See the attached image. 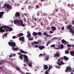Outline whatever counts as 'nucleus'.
Here are the masks:
<instances>
[{
	"label": "nucleus",
	"mask_w": 74,
	"mask_h": 74,
	"mask_svg": "<svg viewBox=\"0 0 74 74\" xmlns=\"http://www.w3.org/2000/svg\"><path fill=\"white\" fill-rule=\"evenodd\" d=\"M34 20L35 21H37V20L36 19V18H34Z\"/></svg>",
	"instance_id": "obj_59"
},
{
	"label": "nucleus",
	"mask_w": 74,
	"mask_h": 74,
	"mask_svg": "<svg viewBox=\"0 0 74 74\" xmlns=\"http://www.w3.org/2000/svg\"><path fill=\"white\" fill-rule=\"evenodd\" d=\"M27 33L28 34L27 36V38H29V37L31 36V34H30V33L29 32V31H27Z\"/></svg>",
	"instance_id": "obj_11"
},
{
	"label": "nucleus",
	"mask_w": 74,
	"mask_h": 74,
	"mask_svg": "<svg viewBox=\"0 0 74 74\" xmlns=\"http://www.w3.org/2000/svg\"><path fill=\"white\" fill-rule=\"evenodd\" d=\"M50 70V69H49L48 70H46V72H47V73H48V72H49V71Z\"/></svg>",
	"instance_id": "obj_45"
},
{
	"label": "nucleus",
	"mask_w": 74,
	"mask_h": 74,
	"mask_svg": "<svg viewBox=\"0 0 74 74\" xmlns=\"http://www.w3.org/2000/svg\"><path fill=\"white\" fill-rule=\"evenodd\" d=\"M43 35L44 36H46L47 37H51V35H48V33L46 32H44Z\"/></svg>",
	"instance_id": "obj_9"
},
{
	"label": "nucleus",
	"mask_w": 74,
	"mask_h": 74,
	"mask_svg": "<svg viewBox=\"0 0 74 74\" xmlns=\"http://www.w3.org/2000/svg\"><path fill=\"white\" fill-rule=\"evenodd\" d=\"M7 36V33H6L4 34V36L6 37Z\"/></svg>",
	"instance_id": "obj_39"
},
{
	"label": "nucleus",
	"mask_w": 74,
	"mask_h": 74,
	"mask_svg": "<svg viewBox=\"0 0 74 74\" xmlns=\"http://www.w3.org/2000/svg\"><path fill=\"white\" fill-rule=\"evenodd\" d=\"M16 69L18 70H19V69L18 68H16Z\"/></svg>",
	"instance_id": "obj_60"
},
{
	"label": "nucleus",
	"mask_w": 74,
	"mask_h": 74,
	"mask_svg": "<svg viewBox=\"0 0 74 74\" xmlns=\"http://www.w3.org/2000/svg\"><path fill=\"white\" fill-rule=\"evenodd\" d=\"M58 38H56V37H55V38H53L52 39V40H55V39H58Z\"/></svg>",
	"instance_id": "obj_44"
},
{
	"label": "nucleus",
	"mask_w": 74,
	"mask_h": 74,
	"mask_svg": "<svg viewBox=\"0 0 74 74\" xmlns=\"http://www.w3.org/2000/svg\"><path fill=\"white\" fill-rule=\"evenodd\" d=\"M1 67V70H3V67Z\"/></svg>",
	"instance_id": "obj_56"
},
{
	"label": "nucleus",
	"mask_w": 74,
	"mask_h": 74,
	"mask_svg": "<svg viewBox=\"0 0 74 74\" xmlns=\"http://www.w3.org/2000/svg\"><path fill=\"white\" fill-rule=\"evenodd\" d=\"M70 54H71V56H74V51H71L69 53Z\"/></svg>",
	"instance_id": "obj_18"
},
{
	"label": "nucleus",
	"mask_w": 74,
	"mask_h": 74,
	"mask_svg": "<svg viewBox=\"0 0 74 74\" xmlns=\"http://www.w3.org/2000/svg\"><path fill=\"white\" fill-rule=\"evenodd\" d=\"M12 56H11V55H10L9 56V58H11V57H12Z\"/></svg>",
	"instance_id": "obj_63"
},
{
	"label": "nucleus",
	"mask_w": 74,
	"mask_h": 74,
	"mask_svg": "<svg viewBox=\"0 0 74 74\" xmlns=\"http://www.w3.org/2000/svg\"><path fill=\"white\" fill-rule=\"evenodd\" d=\"M67 47H71V45H69V44H67Z\"/></svg>",
	"instance_id": "obj_34"
},
{
	"label": "nucleus",
	"mask_w": 74,
	"mask_h": 74,
	"mask_svg": "<svg viewBox=\"0 0 74 74\" xmlns=\"http://www.w3.org/2000/svg\"><path fill=\"white\" fill-rule=\"evenodd\" d=\"M25 15L26 16H27V14L26 13H24Z\"/></svg>",
	"instance_id": "obj_57"
},
{
	"label": "nucleus",
	"mask_w": 74,
	"mask_h": 74,
	"mask_svg": "<svg viewBox=\"0 0 74 74\" xmlns=\"http://www.w3.org/2000/svg\"><path fill=\"white\" fill-rule=\"evenodd\" d=\"M12 49H13V51H18V50H19V49L17 48H14V47H13V48H12Z\"/></svg>",
	"instance_id": "obj_22"
},
{
	"label": "nucleus",
	"mask_w": 74,
	"mask_h": 74,
	"mask_svg": "<svg viewBox=\"0 0 74 74\" xmlns=\"http://www.w3.org/2000/svg\"><path fill=\"white\" fill-rule=\"evenodd\" d=\"M46 59L47 60H48L49 59V56H47L46 57Z\"/></svg>",
	"instance_id": "obj_33"
},
{
	"label": "nucleus",
	"mask_w": 74,
	"mask_h": 74,
	"mask_svg": "<svg viewBox=\"0 0 74 74\" xmlns=\"http://www.w3.org/2000/svg\"><path fill=\"white\" fill-rule=\"evenodd\" d=\"M23 39H24V37L23 36L19 38V40H21V41H24Z\"/></svg>",
	"instance_id": "obj_19"
},
{
	"label": "nucleus",
	"mask_w": 74,
	"mask_h": 74,
	"mask_svg": "<svg viewBox=\"0 0 74 74\" xmlns=\"http://www.w3.org/2000/svg\"><path fill=\"white\" fill-rule=\"evenodd\" d=\"M44 69L45 70H47L48 69V66L47 65H44Z\"/></svg>",
	"instance_id": "obj_14"
},
{
	"label": "nucleus",
	"mask_w": 74,
	"mask_h": 74,
	"mask_svg": "<svg viewBox=\"0 0 74 74\" xmlns=\"http://www.w3.org/2000/svg\"><path fill=\"white\" fill-rule=\"evenodd\" d=\"M71 68H70V67L68 66L66 68V69L65 70V72H71Z\"/></svg>",
	"instance_id": "obj_6"
},
{
	"label": "nucleus",
	"mask_w": 74,
	"mask_h": 74,
	"mask_svg": "<svg viewBox=\"0 0 74 74\" xmlns=\"http://www.w3.org/2000/svg\"><path fill=\"white\" fill-rule=\"evenodd\" d=\"M38 35L39 36H41L42 35V33H41V32H39L37 33Z\"/></svg>",
	"instance_id": "obj_26"
},
{
	"label": "nucleus",
	"mask_w": 74,
	"mask_h": 74,
	"mask_svg": "<svg viewBox=\"0 0 74 74\" xmlns=\"http://www.w3.org/2000/svg\"><path fill=\"white\" fill-rule=\"evenodd\" d=\"M60 54L59 52H56V53L54 55V58H59L60 57Z\"/></svg>",
	"instance_id": "obj_7"
},
{
	"label": "nucleus",
	"mask_w": 74,
	"mask_h": 74,
	"mask_svg": "<svg viewBox=\"0 0 74 74\" xmlns=\"http://www.w3.org/2000/svg\"><path fill=\"white\" fill-rule=\"evenodd\" d=\"M61 60V59H58V62H60V61Z\"/></svg>",
	"instance_id": "obj_51"
},
{
	"label": "nucleus",
	"mask_w": 74,
	"mask_h": 74,
	"mask_svg": "<svg viewBox=\"0 0 74 74\" xmlns=\"http://www.w3.org/2000/svg\"><path fill=\"white\" fill-rule=\"evenodd\" d=\"M24 21L25 22H26V18H24Z\"/></svg>",
	"instance_id": "obj_52"
},
{
	"label": "nucleus",
	"mask_w": 74,
	"mask_h": 74,
	"mask_svg": "<svg viewBox=\"0 0 74 74\" xmlns=\"http://www.w3.org/2000/svg\"><path fill=\"white\" fill-rule=\"evenodd\" d=\"M28 40H29V41H31V40H33V38L29 37H28Z\"/></svg>",
	"instance_id": "obj_24"
},
{
	"label": "nucleus",
	"mask_w": 74,
	"mask_h": 74,
	"mask_svg": "<svg viewBox=\"0 0 74 74\" xmlns=\"http://www.w3.org/2000/svg\"><path fill=\"white\" fill-rule=\"evenodd\" d=\"M68 49L69 51H71V49H70V48L69 47H68Z\"/></svg>",
	"instance_id": "obj_49"
},
{
	"label": "nucleus",
	"mask_w": 74,
	"mask_h": 74,
	"mask_svg": "<svg viewBox=\"0 0 74 74\" xmlns=\"http://www.w3.org/2000/svg\"><path fill=\"white\" fill-rule=\"evenodd\" d=\"M61 11L62 12H63L64 11V9H61Z\"/></svg>",
	"instance_id": "obj_37"
},
{
	"label": "nucleus",
	"mask_w": 74,
	"mask_h": 74,
	"mask_svg": "<svg viewBox=\"0 0 74 74\" xmlns=\"http://www.w3.org/2000/svg\"><path fill=\"white\" fill-rule=\"evenodd\" d=\"M60 64H63V61H61L60 62Z\"/></svg>",
	"instance_id": "obj_42"
},
{
	"label": "nucleus",
	"mask_w": 74,
	"mask_h": 74,
	"mask_svg": "<svg viewBox=\"0 0 74 74\" xmlns=\"http://www.w3.org/2000/svg\"><path fill=\"white\" fill-rule=\"evenodd\" d=\"M61 48H63V47H64V46H63V45H61L60 46Z\"/></svg>",
	"instance_id": "obj_38"
},
{
	"label": "nucleus",
	"mask_w": 74,
	"mask_h": 74,
	"mask_svg": "<svg viewBox=\"0 0 74 74\" xmlns=\"http://www.w3.org/2000/svg\"><path fill=\"white\" fill-rule=\"evenodd\" d=\"M51 47H55V45H53L51 46Z\"/></svg>",
	"instance_id": "obj_35"
},
{
	"label": "nucleus",
	"mask_w": 74,
	"mask_h": 74,
	"mask_svg": "<svg viewBox=\"0 0 74 74\" xmlns=\"http://www.w3.org/2000/svg\"><path fill=\"white\" fill-rule=\"evenodd\" d=\"M61 42L64 44L65 43H66V44H67V42H66L65 40L64 39H62L61 40Z\"/></svg>",
	"instance_id": "obj_12"
},
{
	"label": "nucleus",
	"mask_w": 74,
	"mask_h": 74,
	"mask_svg": "<svg viewBox=\"0 0 74 74\" xmlns=\"http://www.w3.org/2000/svg\"><path fill=\"white\" fill-rule=\"evenodd\" d=\"M40 7V6L38 5H36V9H37L38 8Z\"/></svg>",
	"instance_id": "obj_31"
},
{
	"label": "nucleus",
	"mask_w": 74,
	"mask_h": 74,
	"mask_svg": "<svg viewBox=\"0 0 74 74\" xmlns=\"http://www.w3.org/2000/svg\"><path fill=\"white\" fill-rule=\"evenodd\" d=\"M3 7L5 8L6 7L8 9V10H11L12 8V6H11L10 5L6 3H5L4 4Z\"/></svg>",
	"instance_id": "obj_2"
},
{
	"label": "nucleus",
	"mask_w": 74,
	"mask_h": 74,
	"mask_svg": "<svg viewBox=\"0 0 74 74\" xmlns=\"http://www.w3.org/2000/svg\"><path fill=\"white\" fill-rule=\"evenodd\" d=\"M4 63V62H2L0 63V65H1Z\"/></svg>",
	"instance_id": "obj_40"
},
{
	"label": "nucleus",
	"mask_w": 74,
	"mask_h": 74,
	"mask_svg": "<svg viewBox=\"0 0 74 74\" xmlns=\"http://www.w3.org/2000/svg\"><path fill=\"white\" fill-rule=\"evenodd\" d=\"M57 64L59 66H61V65H60L61 64L60 63V62H58Z\"/></svg>",
	"instance_id": "obj_36"
},
{
	"label": "nucleus",
	"mask_w": 74,
	"mask_h": 74,
	"mask_svg": "<svg viewBox=\"0 0 74 74\" xmlns=\"http://www.w3.org/2000/svg\"><path fill=\"white\" fill-rule=\"evenodd\" d=\"M23 58L25 59L23 60L24 62L25 63H27V64H28V63L30 62V61L28 60V57H27V56L24 55Z\"/></svg>",
	"instance_id": "obj_3"
},
{
	"label": "nucleus",
	"mask_w": 74,
	"mask_h": 74,
	"mask_svg": "<svg viewBox=\"0 0 74 74\" xmlns=\"http://www.w3.org/2000/svg\"><path fill=\"white\" fill-rule=\"evenodd\" d=\"M21 15V14L19 12H16L15 14V17L16 18H19Z\"/></svg>",
	"instance_id": "obj_8"
},
{
	"label": "nucleus",
	"mask_w": 74,
	"mask_h": 74,
	"mask_svg": "<svg viewBox=\"0 0 74 74\" xmlns=\"http://www.w3.org/2000/svg\"><path fill=\"white\" fill-rule=\"evenodd\" d=\"M20 52H21V53H25V54L27 53V52H25V51L23 50L22 49H21L20 50Z\"/></svg>",
	"instance_id": "obj_15"
},
{
	"label": "nucleus",
	"mask_w": 74,
	"mask_h": 74,
	"mask_svg": "<svg viewBox=\"0 0 74 74\" xmlns=\"http://www.w3.org/2000/svg\"><path fill=\"white\" fill-rule=\"evenodd\" d=\"M51 43V41L49 40L48 41V42H47L46 44L47 46H48V45H49V44Z\"/></svg>",
	"instance_id": "obj_25"
},
{
	"label": "nucleus",
	"mask_w": 74,
	"mask_h": 74,
	"mask_svg": "<svg viewBox=\"0 0 74 74\" xmlns=\"http://www.w3.org/2000/svg\"><path fill=\"white\" fill-rule=\"evenodd\" d=\"M52 67L50 65H49V70H50V69H51Z\"/></svg>",
	"instance_id": "obj_29"
},
{
	"label": "nucleus",
	"mask_w": 74,
	"mask_h": 74,
	"mask_svg": "<svg viewBox=\"0 0 74 74\" xmlns=\"http://www.w3.org/2000/svg\"><path fill=\"white\" fill-rule=\"evenodd\" d=\"M39 46H38V45H36L35 46V48H38V47Z\"/></svg>",
	"instance_id": "obj_41"
},
{
	"label": "nucleus",
	"mask_w": 74,
	"mask_h": 74,
	"mask_svg": "<svg viewBox=\"0 0 74 74\" xmlns=\"http://www.w3.org/2000/svg\"><path fill=\"white\" fill-rule=\"evenodd\" d=\"M14 23L15 24H18V25H19L20 26L25 27V25L23 24V21L21 20H16L14 21Z\"/></svg>",
	"instance_id": "obj_1"
},
{
	"label": "nucleus",
	"mask_w": 74,
	"mask_h": 74,
	"mask_svg": "<svg viewBox=\"0 0 74 74\" xmlns=\"http://www.w3.org/2000/svg\"><path fill=\"white\" fill-rule=\"evenodd\" d=\"M38 48L40 50H42V49H43L45 48V47L44 46H38Z\"/></svg>",
	"instance_id": "obj_10"
},
{
	"label": "nucleus",
	"mask_w": 74,
	"mask_h": 74,
	"mask_svg": "<svg viewBox=\"0 0 74 74\" xmlns=\"http://www.w3.org/2000/svg\"><path fill=\"white\" fill-rule=\"evenodd\" d=\"M67 28L68 29H69L70 32L71 33H74V31L71 29V28H73V26H71V25H69L67 26Z\"/></svg>",
	"instance_id": "obj_4"
},
{
	"label": "nucleus",
	"mask_w": 74,
	"mask_h": 74,
	"mask_svg": "<svg viewBox=\"0 0 74 74\" xmlns=\"http://www.w3.org/2000/svg\"><path fill=\"white\" fill-rule=\"evenodd\" d=\"M31 44H32V45H34V42H32L31 43Z\"/></svg>",
	"instance_id": "obj_55"
},
{
	"label": "nucleus",
	"mask_w": 74,
	"mask_h": 74,
	"mask_svg": "<svg viewBox=\"0 0 74 74\" xmlns=\"http://www.w3.org/2000/svg\"><path fill=\"white\" fill-rule=\"evenodd\" d=\"M4 14V12H0V18H2Z\"/></svg>",
	"instance_id": "obj_13"
},
{
	"label": "nucleus",
	"mask_w": 74,
	"mask_h": 74,
	"mask_svg": "<svg viewBox=\"0 0 74 74\" xmlns=\"http://www.w3.org/2000/svg\"><path fill=\"white\" fill-rule=\"evenodd\" d=\"M41 2H42V1H45V0H41Z\"/></svg>",
	"instance_id": "obj_54"
},
{
	"label": "nucleus",
	"mask_w": 74,
	"mask_h": 74,
	"mask_svg": "<svg viewBox=\"0 0 74 74\" xmlns=\"http://www.w3.org/2000/svg\"><path fill=\"white\" fill-rule=\"evenodd\" d=\"M51 29H52V30L53 31H55V30H56V27H51Z\"/></svg>",
	"instance_id": "obj_17"
},
{
	"label": "nucleus",
	"mask_w": 74,
	"mask_h": 74,
	"mask_svg": "<svg viewBox=\"0 0 74 74\" xmlns=\"http://www.w3.org/2000/svg\"><path fill=\"white\" fill-rule=\"evenodd\" d=\"M32 62L29 63L28 64V66H30V67H32Z\"/></svg>",
	"instance_id": "obj_27"
},
{
	"label": "nucleus",
	"mask_w": 74,
	"mask_h": 74,
	"mask_svg": "<svg viewBox=\"0 0 74 74\" xmlns=\"http://www.w3.org/2000/svg\"><path fill=\"white\" fill-rule=\"evenodd\" d=\"M38 34L36 32H34L33 33V35L34 36H37Z\"/></svg>",
	"instance_id": "obj_20"
},
{
	"label": "nucleus",
	"mask_w": 74,
	"mask_h": 74,
	"mask_svg": "<svg viewBox=\"0 0 74 74\" xmlns=\"http://www.w3.org/2000/svg\"><path fill=\"white\" fill-rule=\"evenodd\" d=\"M46 55V54H45V53L44 52L43 54V56H45Z\"/></svg>",
	"instance_id": "obj_43"
},
{
	"label": "nucleus",
	"mask_w": 74,
	"mask_h": 74,
	"mask_svg": "<svg viewBox=\"0 0 74 74\" xmlns=\"http://www.w3.org/2000/svg\"><path fill=\"white\" fill-rule=\"evenodd\" d=\"M55 67H56V68H57V69H60V66H58L57 65H55Z\"/></svg>",
	"instance_id": "obj_28"
},
{
	"label": "nucleus",
	"mask_w": 74,
	"mask_h": 74,
	"mask_svg": "<svg viewBox=\"0 0 74 74\" xmlns=\"http://www.w3.org/2000/svg\"><path fill=\"white\" fill-rule=\"evenodd\" d=\"M63 59L64 60H65V61H67L68 59H69V58L66 56H64Z\"/></svg>",
	"instance_id": "obj_16"
},
{
	"label": "nucleus",
	"mask_w": 74,
	"mask_h": 74,
	"mask_svg": "<svg viewBox=\"0 0 74 74\" xmlns=\"http://www.w3.org/2000/svg\"><path fill=\"white\" fill-rule=\"evenodd\" d=\"M64 27H62V28H61V29L62 30H64Z\"/></svg>",
	"instance_id": "obj_50"
},
{
	"label": "nucleus",
	"mask_w": 74,
	"mask_h": 74,
	"mask_svg": "<svg viewBox=\"0 0 74 74\" xmlns=\"http://www.w3.org/2000/svg\"><path fill=\"white\" fill-rule=\"evenodd\" d=\"M8 44L9 46H11V47H12V48H14L16 46V43L14 42H9Z\"/></svg>",
	"instance_id": "obj_5"
},
{
	"label": "nucleus",
	"mask_w": 74,
	"mask_h": 74,
	"mask_svg": "<svg viewBox=\"0 0 74 74\" xmlns=\"http://www.w3.org/2000/svg\"><path fill=\"white\" fill-rule=\"evenodd\" d=\"M23 36V34L22 33H20L18 34V37H21V36Z\"/></svg>",
	"instance_id": "obj_23"
},
{
	"label": "nucleus",
	"mask_w": 74,
	"mask_h": 74,
	"mask_svg": "<svg viewBox=\"0 0 74 74\" xmlns=\"http://www.w3.org/2000/svg\"><path fill=\"white\" fill-rule=\"evenodd\" d=\"M19 58L20 59L22 60L23 59V54H21L19 56Z\"/></svg>",
	"instance_id": "obj_21"
},
{
	"label": "nucleus",
	"mask_w": 74,
	"mask_h": 74,
	"mask_svg": "<svg viewBox=\"0 0 74 74\" xmlns=\"http://www.w3.org/2000/svg\"><path fill=\"white\" fill-rule=\"evenodd\" d=\"M37 15L38 16H39L40 15V14H39V13H38L37 14Z\"/></svg>",
	"instance_id": "obj_62"
},
{
	"label": "nucleus",
	"mask_w": 74,
	"mask_h": 74,
	"mask_svg": "<svg viewBox=\"0 0 74 74\" xmlns=\"http://www.w3.org/2000/svg\"><path fill=\"white\" fill-rule=\"evenodd\" d=\"M73 24L74 25V20L73 21Z\"/></svg>",
	"instance_id": "obj_64"
},
{
	"label": "nucleus",
	"mask_w": 74,
	"mask_h": 74,
	"mask_svg": "<svg viewBox=\"0 0 74 74\" xmlns=\"http://www.w3.org/2000/svg\"><path fill=\"white\" fill-rule=\"evenodd\" d=\"M50 33H53V32L52 31H50Z\"/></svg>",
	"instance_id": "obj_53"
},
{
	"label": "nucleus",
	"mask_w": 74,
	"mask_h": 74,
	"mask_svg": "<svg viewBox=\"0 0 74 74\" xmlns=\"http://www.w3.org/2000/svg\"><path fill=\"white\" fill-rule=\"evenodd\" d=\"M65 53L66 54H68L69 53V51L66 50L65 51Z\"/></svg>",
	"instance_id": "obj_30"
},
{
	"label": "nucleus",
	"mask_w": 74,
	"mask_h": 74,
	"mask_svg": "<svg viewBox=\"0 0 74 74\" xmlns=\"http://www.w3.org/2000/svg\"><path fill=\"white\" fill-rule=\"evenodd\" d=\"M60 59H61V60H63V57H62V58H61Z\"/></svg>",
	"instance_id": "obj_58"
},
{
	"label": "nucleus",
	"mask_w": 74,
	"mask_h": 74,
	"mask_svg": "<svg viewBox=\"0 0 74 74\" xmlns=\"http://www.w3.org/2000/svg\"><path fill=\"white\" fill-rule=\"evenodd\" d=\"M43 54H40L39 55V57H41V56H42Z\"/></svg>",
	"instance_id": "obj_47"
},
{
	"label": "nucleus",
	"mask_w": 74,
	"mask_h": 74,
	"mask_svg": "<svg viewBox=\"0 0 74 74\" xmlns=\"http://www.w3.org/2000/svg\"><path fill=\"white\" fill-rule=\"evenodd\" d=\"M45 74H49V73H48V72H46L45 73Z\"/></svg>",
	"instance_id": "obj_61"
},
{
	"label": "nucleus",
	"mask_w": 74,
	"mask_h": 74,
	"mask_svg": "<svg viewBox=\"0 0 74 74\" xmlns=\"http://www.w3.org/2000/svg\"><path fill=\"white\" fill-rule=\"evenodd\" d=\"M40 25H41V26H43L44 24H43V23L42 22L40 23Z\"/></svg>",
	"instance_id": "obj_48"
},
{
	"label": "nucleus",
	"mask_w": 74,
	"mask_h": 74,
	"mask_svg": "<svg viewBox=\"0 0 74 74\" xmlns=\"http://www.w3.org/2000/svg\"><path fill=\"white\" fill-rule=\"evenodd\" d=\"M16 38V37L15 36H14L12 37V38H13V39H14V38Z\"/></svg>",
	"instance_id": "obj_46"
},
{
	"label": "nucleus",
	"mask_w": 74,
	"mask_h": 74,
	"mask_svg": "<svg viewBox=\"0 0 74 74\" xmlns=\"http://www.w3.org/2000/svg\"><path fill=\"white\" fill-rule=\"evenodd\" d=\"M34 43L35 44H38L39 43V42L37 41L34 42Z\"/></svg>",
	"instance_id": "obj_32"
}]
</instances>
